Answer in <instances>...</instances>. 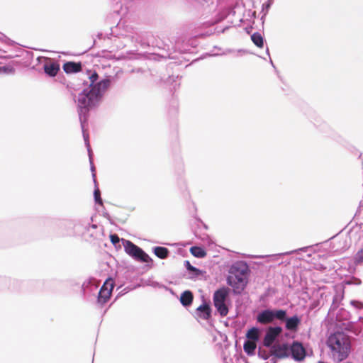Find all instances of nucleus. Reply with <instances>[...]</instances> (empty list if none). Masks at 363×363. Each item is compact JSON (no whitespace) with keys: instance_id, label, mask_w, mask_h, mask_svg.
Returning <instances> with one entry per match:
<instances>
[{"instance_id":"1","label":"nucleus","mask_w":363,"mask_h":363,"mask_svg":"<svg viewBox=\"0 0 363 363\" xmlns=\"http://www.w3.org/2000/svg\"><path fill=\"white\" fill-rule=\"evenodd\" d=\"M82 84L87 86L78 96V114L82 130L83 138L87 148L90 162V169L94 184H96L95 167L92 160V152L89 144V134L85 131V123L87 122L89 111L97 106L105 91L111 84V79L105 78L99 80V74L94 70L87 69L82 72Z\"/></svg>"},{"instance_id":"2","label":"nucleus","mask_w":363,"mask_h":363,"mask_svg":"<svg viewBox=\"0 0 363 363\" xmlns=\"http://www.w3.org/2000/svg\"><path fill=\"white\" fill-rule=\"evenodd\" d=\"M330 349V357L335 362H341L346 359L351 352L350 337L343 332H335L330 335L326 341Z\"/></svg>"},{"instance_id":"3","label":"nucleus","mask_w":363,"mask_h":363,"mask_svg":"<svg viewBox=\"0 0 363 363\" xmlns=\"http://www.w3.org/2000/svg\"><path fill=\"white\" fill-rule=\"evenodd\" d=\"M229 273L227 284L233 288L234 294H241L248 283L249 266L245 262H236L230 267Z\"/></svg>"},{"instance_id":"4","label":"nucleus","mask_w":363,"mask_h":363,"mask_svg":"<svg viewBox=\"0 0 363 363\" xmlns=\"http://www.w3.org/2000/svg\"><path fill=\"white\" fill-rule=\"evenodd\" d=\"M230 289L223 286L216 290L213 295V303L218 313L221 317H225L229 312V306L231 303L230 299Z\"/></svg>"},{"instance_id":"5","label":"nucleus","mask_w":363,"mask_h":363,"mask_svg":"<svg viewBox=\"0 0 363 363\" xmlns=\"http://www.w3.org/2000/svg\"><path fill=\"white\" fill-rule=\"evenodd\" d=\"M121 242L125 252L134 259L145 263L152 261L150 257L142 248L133 242L123 238L121 239Z\"/></svg>"},{"instance_id":"6","label":"nucleus","mask_w":363,"mask_h":363,"mask_svg":"<svg viewBox=\"0 0 363 363\" xmlns=\"http://www.w3.org/2000/svg\"><path fill=\"white\" fill-rule=\"evenodd\" d=\"M286 314L284 309H270L267 308L261 311L256 316L257 323L262 325L272 323L276 320L281 321Z\"/></svg>"},{"instance_id":"7","label":"nucleus","mask_w":363,"mask_h":363,"mask_svg":"<svg viewBox=\"0 0 363 363\" xmlns=\"http://www.w3.org/2000/svg\"><path fill=\"white\" fill-rule=\"evenodd\" d=\"M290 356L296 362H303L308 356V352L303 345L297 340L290 344Z\"/></svg>"},{"instance_id":"8","label":"nucleus","mask_w":363,"mask_h":363,"mask_svg":"<svg viewBox=\"0 0 363 363\" xmlns=\"http://www.w3.org/2000/svg\"><path fill=\"white\" fill-rule=\"evenodd\" d=\"M282 333L283 328L281 326H269L267 328L263 339V345L267 348L274 345V342Z\"/></svg>"},{"instance_id":"9","label":"nucleus","mask_w":363,"mask_h":363,"mask_svg":"<svg viewBox=\"0 0 363 363\" xmlns=\"http://www.w3.org/2000/svg\"><path fill=\"white\" fill-rule=\"evenodd\" d=\"M269 349H271L272 354H274L279 359L287 358L290 356V344L289 343H275Z\"/></svg>"},{"instance_id":"10","label":"nucleus","mask_w":363,"mask_h":363,"mask_svg":"<svg viewBox=\"0 0 363 363\" xmlns=\"http://www.w3.org/2000/svg\"><path fill=\"white\" fill-rule=\"evenodd\" d=\"M281 322L285 323V328L287 330L296 333L298 330V327L301 323V319L297 315H294L291 317H288L287 311H286L284 318L283 320H281Z\"/></svg>"},{"instance_id":"11","label":"nucleus","mask_w":363,"mask_h":363,"mask_svg":"<svg viewBox=\"0 0 363 363\" xmlns=\"http://www.w3.org/2000/svg\"><path fill=\"white\" fill-rule=\"evenodd\" d=\"M80 220H66L62 223L63 235L73 236L79 234L81 230H76L75 228L79 225Z\"/></svg>"},{"instance_id":"12","label":"nucleus","mask_w":363,"mask_h":363,"mask_svg":"<svg viewBox=\"0 0 363 363\" xmlns=\"http://www.w3.org/2000/svg\"><path fill=\"white\" fill-rule=\"evenodd\" d=\"M107 284L108 280L106 281L99 291L97 301L100 304H104L109 300L111 291L113 289L114 286L113 282L110 283V289H108L106 286Z\"/></svg>"},{"instance_id":"13","label":"nucleus","mask_w":363,"mask_h":363,"mask_svg":"<svg viewBox=\"0 0 363 363\" xmlns=\"http://www.w3.org/2000/svg\"><path fill=\"white\" fill-rule=\"evenodd\" d=\"M62 69L67 74L78 73L82 71V63L81 62L68 61L64 63Z\"/></svg>"},{"instance_id":"14","label":"nucleus","mask_w":363,"mask_h":363,"mask_svg":"<svg viewBox=\"0 0 363 363\" xmlns=\"http://www.w3.org/2000/svg\"><path fill=\"white\" fill-rule=\"evenodd\" d=\"M211 312L212 309L210 303L206 301H203V303L196 308L197 315L203 320H208L211 317Z\"/></svg>"},{"instance_id":"15","label":"nucleus","mask_w":363,"mask_h":363,"mask_svg":"<svg viewBox=\"0 0 363 363\" xmlns=\"http://www.w3.org/2000/svg\"><path fill=\"white\" fill-rule=\"evenodd\" d=\"M60 70V64L47 57V76L55 77Z\"/></svg>"},{"instance_id":"16","label":"nucleus","mask_w":363,"mask_h":363,"mask_svg":"<svg viewBox=\"0 0 363 363\" xmlns=\"http://www.w3.org/2000/svg\"><path fill=\"white\" fill-rule=\"evenodd\" d=\"M193 299V293L189 290H186L182 293L179 300L183 306L189 307L192 304Z\"/></svg>"},{"instance_id":"17","label":"nucleus","mask_w":363,"mask_h":363,"mask_svg":"<svg viewBox=\"0 0 363 363\" xmlns=\"http://www.w3.org/2000/svg\"><path fill=\"white\" fill-rule=\"evenodd\" d=\"M246 341H251L252 342H256L259 340V330L258 328L252 327V328L249 329L248 331L246 333Z\"/></svg>"},{"instance_id":"18","label":"nucleus","mask_w":363,"mask_h":363,"mask_svg":"<svg viewBox=\"0 0 363 363\" xmlns=\"http://www.w3.org/2000/svg\"><path fill=\"white\" fill-rule=\"evenodd\" d=\"M154 254L160 259H166L169 255V250L164 247L157 246L152 249Z\"/></svg>"},{"instance_id":"19","label":"nucleus","mask_w":363,"mask_h":363,"mask_svg":"<svg viewBox=\"0 0 363 363\" xmlns=\"http://www.w3.org/2000/svg\"><path fill=\"white\" fill-rule=\"evenodd\" d=\"M243 349L245 352L250 356H252L255 354V351L257 349V343L252 342L251 341H245L243 345Z\"/></svg>"},{"instance_id":"20","label":"nucleus","mask_w":363,"mask_h":363,"mask_svg":"<svg viewBox=\"0 0 363 363\" xmlns=\"http://www.w3.org/2000/svg\"><path fill=\"white\" fill-rule=\"evenodd\" d=\"M235 14V7L234 6H228L224 9L220 13L218 14L217 22L221 21L225 19L228 16Z\"/></svg>"},{"instance_id":"21","label":"nucleus","mask_w":363,"mask_h":363,"mask_svg":"<svg viewBox=\"0 0 363 363\" xmlns=\"http://www.w3.org/2000/svg\"><path fill=\"white\" fill-rule=\"evenodd\" d=\"M184 264L186 270L191 274V278L197 277L201 274V271L200 269H199L198 268L192 266L189 261L185 260Z\"/></svg>"},{"instance_id":"22","label":"nucleus","mask_w":363,"mask_h":363,"mask_svg":"<svg viewBox=\"0 0 363 363\" xmlns=\"http://www.w3.org/2000/svg\"><path fill=\"white\" fill-rule=\"evenodd\" d=\"M190 252L196 258H203L206 256V252L203 247L200 246H192Z\"/></svg>"},{"instance_id":"23","label":"nucleus","mask_w":363,"mask_h":363,"mask_svg":"<svg viewBox=\"0 0 363 363\" xmlns=\"http://www.w3.org/2000/svg\"><path fill=\"white\" fill-rule=\"evenodd\" d=\"M342 298V296L339 294H336L335 295H334L333 298V303L329 309L330 313H334L335 311L339 307Z\"/></svg>"},{"instance_id":"24","label":"nucleus","mask_w":363,"mask_h":363,"mask_svg":"<svg viewBox=\"0 0 363 363\" xmlns=\"http://www.w3.org/2000/svg\"><path fill=\"white\" fill-rule=\"evenodd\" d=\"M251 40L253 42V43L257 46L258 48H262L264 45V38L262 36V35L258 33L255 32L251 35Z\"/></svg>"},{"instance_id":"25","label":"nucleus","mask_w":363,"mask_h":363,"mask_svg":"<svg viewBox=\"0 0 363 363\" xmlns=\"http://www.w3.org/2000/svg\"><path fill=\"white\" fill-rule=\"evenodd\" d=\"M352 262L355 266L362 265L363 264V247L353 256Z\"/></svg>"},{"instance_id":"26","label":"nucleus","mask_w":363,"mask_h":363,"mask_svg":"<svg viewBox=\"0 0 363 363\" xmlns=\"http://www.w3.org/2000/svg\"><path fill=\"white\" fill-rule=\"evenodd\" d=\"M337 318L340 320H349L351 318V314L344 308H340L337 313Z\"/></svg>"},{"instance_id":"27","label":"nucleus","mask_w":363,"mask_h":363,"mask_svg":"<svg viewBox=\"0 0 363 363\" xmlns=\"http://www.w3.org/2000/svg\"><path fill=\"white\" fill-rule=\"evenodd\" d=\"M271 355V349L269 350L267 349H262L261 347L258 350V356L264 360H267L269 359V356Z\"/></svg>"},{"instance_id":"28","label":"nucleus","mask_w":363,"mask_h":363,"mask_svg":"<svg viewBox=\"0 0 363 363\" xmlns=\"http://www.w3.org/2000/svg\"><path fill=\"white\" fill-rule=\"evenodd\" d=\"M94 198L96 203H98L99 205H103V200L101 197V191L96 186V184H95V189L94 191Z\"/></svg>"},{"instance_id":"29","label":"nucleus","mask_w":363,"mask_h":363,"mask_svg":"<svg viewBox=\"0 0 363 363\" xmlns=\"http://www.w3.org/2000/svg\"><path fill=\"white\" fill-rule=\"evenodd\" d=\"M274 3V0H268L266 3L262 4V12L266 15Z\"/></svg>"},{"instance_id":"30","label":"nucleus","mask_w":363,"mask_h":363,"mask_svg":"<svg viewBox=\"0 0 363 363\" xmlns=\"http://www.w3.org/2000/svg\"><path fill=\"white\" fill-rule=\"evenodd\" d=\"M110 240L111 242L116 245V244L119 243L120 241H121V239L118 237L116 234H111L110 235Z\"/></svg>"},{"instance_id":"31","label":"nucleus","mask_w":363,"mask_h":363,"mask_svg":"<svg viewBox=\"0 0 363 363\" xmlns=\"http://www.w3.org/2000/svg\"><path fill=\"white\" fill-rule=\"evenodd\" d=\"M91 284V280H88V281H84L82 284V291L84 294L86 293V289L88 288V286L89 285Z\"/></svg>"},{"instance_id":"32","label":"nucleus","mask_w":363,"mask_h":363,"mask_svg":"<svg viewBox=\"0 0 363 363\" xmlns=\"http://www.w3.org/2000/svg\"><path fill=\"white\" fill-rule=\"evenodd\" d=\"M277 359L279 358L274 356V354H272V352H271V355L269 356L267 362L269 363H277Z\"/></svg>"},{"instance_id":"33","label":"nucleus","mask_w":363,"mask_h":363,"mask_svg":"<svg viewBox=\"0 0 363 363\" xmlns=\"http://www.w3.org/2000/svg\"><path fill=\"white\" fill-rule=\"evenodd\" d=\"M86 228V225H84V224L80 221V224H79V225H78L77 227H76V228H75V230H81V231L79 232V234H80V233H83V231H84V230H85Z\"/></svg>"},{"instance_id":"34","label":"nucleus","mask_w":363,"mask_h":363,"mask_svg":"<svg viewBox=\"0 0 363 363\" xmlns=\"http://www.w3.org/2000/svg\"><path fill=\"white\" fill-rule=\"evenodd\" d=\"M223 363H232V359L224 357Z\"/></svg>"},{"instance_id":"35","label":"nucleus","mask_w":363,"mask_h":363,"mask_svg":"<svg viewBox=\"0 0 363 363\" xmlns=\"http://www.w3.org/2000/svg\"><path fill=\"white\" fill-rule=\"evenodd\" d=\"M238 361L240 362H243L245 363H248L247 361V359L245 357H240L239 359H238Z\"/></svg>"},{"instance_id":"36","label":"nucleus","mask_w":363,"mask_h":363,"mask_svg":"<svg viewBox=\"0 0 363 363\" xmlns=\"http://www.w3.org/2000/svg\"><path fill=\"white\" fill-rule=\"evenodd\" d=\"M103 216H104L105 218H108V219H109V218H110V216H109L108 213H107V212H104Z\"/></svg>"},{"instance_id":"37","label":"nucleus","mask_w":363,"mask_h":363,"mask_svg":"<svg viewBox=\"0 0 363 363\" xmlns=\"http://www.w3.org/2000/svg\"><path fill=\"white\" fill-rule=\"evenodd\" d=\"M201 2H204V3H207V4H209V3H212L213 2V0H200Z\"/></svg>"},{"instance_id":"38","label":"nucleus","mask_w":363,"mask_h":363,"mask_svg":"<svg viewBox=\"0 0 363 363\" xmlns=\"http://www.w3.org/2000/svg\"><path fill=\"white\" fill-rule=\"evenodd\" d=\"M306 249H307V247H302V248L299 249V250H301V251L306 252Z\"/></svg>"},{"instance_id":"39","label":"nucleus","mask_w":363,"mask_h":363,"mask_svg":"<svg viewBox=\"0 0 363 363\" xmlns=\"http://www.w3.org/2000/svg\"><path fill=\"white\" fill-rule=\"evenodd\" d=\"M102 36H103V34H102V33H99V34H98V38H102Z\"/></svg>"},{"instance_id":"40","label":"nucleus","mask_w":363,"mask_h":363,"mask_svg":"<svg viewBox=\"0 0 363 363\" xmlns=\"http://www.w3.org/2000/svg\"><path fill=\"white\" fill-rule=\"evenodd\" d=\"M4 70L5 71L6 70V68L5 67H0V72Z\"/></svg>"},{"instance_id":"41","label":"nucleus","mask_w":363,"mask_h":363,"mask_svg":"<svg viewBox=\"0 0 363 363\" xmlns=\"http://www.w3.org/2000/svg\"><path fill=\"white\" fill-rule=\"evenodd\" d=\"M270 65H272L274 67V65L273 61L272 60V59H271V58H270Z\"/></svg>"},{"instance_id":"42","label":"nucleus","mask_w":363,"mask_h":363,"mask_svg":"<svg viewBox=\"0 0 363 363\" xmlns=\"http://www.w3.org/2000/svg\"><path fill=\"white\" fill-rule=\"evenodd\" d=\"M43 67V69H44V71L45 72V63H44V64L43 65V67Z\"/></svg>"},{"instance_id":"43","label":"nucleus","mask_w":363,"mask_h":363,"mask_svg":"<svg viewBox=\"0 0 363 363\" xmlns=\"http://www.w3.org/2000/svg\"><path fill=\"white\" fill-rule=\"evenodd\" d=\"M294 252V251H292V252H286V253H284V254H285V255H289V254L293 253Z\"/></svg>"},{"instance_id":"44","label":"nucleus","mask_w":363,"mask_h":363,"mask_svg":"<svg viewBox=\"0 0 363 363\" xmlns=\"http://www.w3.org/2000/svg\"><path fill=\"white\" fill-rule=\"evenodd\" d=\"M267 53L268 55H269V49L268 48L267 49Z\"/></svg>"},{"instance_id":"45","label":"nucleus","mask_w":363,"mask_h":363,"mask_svg":"<svg viewBox=\"0 0 363 363\" xmlns=\"http://www.w3.org/2000/svg\"><path fill=\"white\" fill-rule=\"evenodd\" d=\"M359 320H362V321H363V317H359Z\"/></svg>"},{"instance_id":"46","label":"nucleus","mask_w":363,"mask_h":363,"mask_svg":"<svg viewBox=\"0 0 363 363\" xmlns=\"http://www.w3.org/2000/svg\"><path fill=\"white\" fill-rule=\"evenodd\" d=\"M285 336H286V337H289V333H285Z\"/></svg>"},{"instance_id":"47","label":"nucleus","mask_w":363,"mask_h":363,"mask_svg":"<svg viewBox=\"0 0 363 363\" xmlns=\"http://www.w3.org/2000/svg\"><path fill=\"white\" fill-rule=\"evenodd\" d=\"M357 284H359L360 283V280L359 279H357Z\"/></svg>"},{"instance_id":"48","label":"nucleus","mask_w":363,"mask_h":363,"mask_svg":"<svg viewBox=\"0 0 363 363\" xmlns=\"http://www.w3.org/2000/svg\"><path fill=\"white\" fill-rule=\"evenodd\" d=\"M92 227H93L94 228H96V225H92Z\"/></svg>"},{"instance_id":"49","label":"nucleus","mask_w":363,"mask_h":363,"mask_svg":"<svg viewBox=\"0 0 363 363\" xmlns=\"http://www.w3.org/2000/svg\"><path fill=\"white\" fill-rule=\"evenodd\" d=\"M264 363H269V362H264Z\"/></svg>"}]
</instances>
